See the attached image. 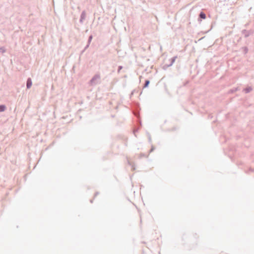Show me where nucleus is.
I'll return each mask as SVG.
<instances>
[{
  "label": "nucleus",
  "mask_w": 254,
  "mask_h": 254,
  "mask_svg": "<svg viewBox=\"0 0 254 254\" xmlns=\"http://www.w3.org/2000/svg\"><path fill=\"white\" fill-rule=\"evenodd\" d=\"M100 76L98 74H96L90 80V85L91 86L96 85L100 83Z\"/></svg>",
  "instance_id": "nucleus-1"
},
{
  "label": "nucleus",
  "mask_w": 254,
  "mask_h": 254,
  "mask_svg": "<svg viewBox=\"0 0 254 254\" xmlns=\"http://www.w3.org/2000/svg\"><path fill=\"white\" fill-rule=\"evenodd\" d=\"M242 33L244 35V36L246 38H247L253 33V32L252 31H248L246 30H242Z\"/></svg>",
  "instance_id": "nucleus-3"
},
{
  "label": "nucleus",
  "mask_w": 254,
  "mask_h": 254,
  "mask_svg": "<svg viewBox=\"0 0 254 254\" xmlns=\"http://www.w3.org/2000/svg\"><path fill=\"white\" fill-rule=\"evenodd\" d=\"M0 52L1 53H4L5 52V49L4 47H0Z\"/></svg>",
  "instance_id": "nucleus-14"
},
{
  "label": "nucleus",
  "mask_w": 254,
  "mask_h": 254,
  "mask_svg": "<svg viewBox=\"0 0 254 254\" xmlns=\"http://www.w3.org/2000/svg\"><path fill=\"white\" fill-rule=\"evenodd\" d=\"M86 17V12L84 10H83L80 15V17L79 19V22L81 23H82L83 21L85 20Z\"/></svg>",
  "instance_id": "nucleus-2"
},
{
  "label": "nucleus",
  "mask_w": 254,
  "mask_h": 254,
  "mask_svg": "<svg viewBox=\"0 0 254 254\" xmlns=\"http://www.w3.org/2000/svg\"><path fill=\"white\" fill-rule=\"evenodd\" d=\"M242 49L244 52L245 54H247L248 52V48L247 47H244L242 48Z\"/></svg>",
  "instance_id": "nucleus-11"
},
{
  "label": "nucleus",
  "mask_w": 254,
  "mask_h": 254,
  "mask_svg": "<svg viewBox=\"0 0 254 254\" xmlns=\"http://www.w3.org/2000/svg\"><path fill=\"white\" fill-rule=\"evenodd\" d=\"M88 43H87V45L85 47L84 49L82 51V53H83L89 46Z\"/></svg>",
  "instance_id": "nucleus-15"
},
{
  "label": "nucleus",
  "mask_w": 254,
  "mask_h": 254,
  "mask_svg": "<svg viewBox=\"0 0 254 254\" xmlns=\"http://www.w3.org/2000/svg\"><path fill=\"white\" fill-rule=\"evenodd\" d=\"M144 154H140V157H143V156H144Z\"/></svg>",
  "instance_id": "nucleus-19"
},
{
  "label": "nucleus",
  "mask_w": 254,
  "mask_h": 254,
  "mask_svg": "<svg viewBox=\"0 0 254 254\" xmlns=\"http://www.w3.org/2000/svg\"><path fill=\"white\" fill-rule=\"evenodd\" d=\"M171 65H169V64H165V65H163V68L164 69V70H166L167 69V68L170 66H171Z\"/></svg>",
  "instance_id": "nucleus-12"
},
{
  "label": "nucleus",
  "mask_w": 254,
  "mask_h": 254,
  "mask_svg": "<svg viewBox=\"0 0 254 254\" xmlns=\"http://www.w3.org/2000/svg\"><path fill=\"white\" fill-rule=\"evenodd\" d=\"M127 163H128V164L129 166H130L131 167V169L132 170H135V164L133 163L130 162L129 160H127Z\"/></svg>",
  "instance_id": "nucleus-7"
},
{
  "label": "nucleus",
  "mask_w": 254,
  "mask_h": 254,
  "mask_svg": "<svg viewBox=\"0 0 254 254\" xmlns=\"http://www.w3.org/2000/svg\"><path fill=\"white\" fill-rule=\"evenodd\" d=\"M252 90H253V88L251 87H250V86L248 87H247L246 88H244L243 89L244 91L246 93H248L250 92L251 91H252Z\"/></svg>",
  "instance_id": "nucleus-6"
},
{
  "label": "nucleus",
  "mask_w": 254,
  "mask_h": 254,
  "mask_svg": "<svg viewBox=\"0 0 254 254\" xmlns=\"http://www.w3.org/2000/svg\"><path fill=\"white\" fill-rule=\"evenodd\" d=\"M206 18V14L203 12L201 11L200 12L199 14V19H204Z\"/></svg>",
  "instance_id": "nucleus-5"
},
{
  "label": "nucleus",
  "mask_w": 254,
  "mask_h": 254,
  "mask_svg": "<svg viewBox=\"0 0 254 254\" xmlns=\"http://www.w3.org/2000/svg\"><path fill=\"white\" fill-rule=\"evenodd\" d=\"M149 141H151V137H150V136H149Z\"/></svg>",
  "instance_id": "nucleus-21"
},
{
  "label": "nucleus",
  "mask_w": 254,
  "mask_h": 254,
  "mask_svg": "<svg viewBox=\"0 0 254 254\" xmlns=\"http://www.w3.org/2000/svg\"><path fill=\"white\" fill-rule=\"evenodd\" d=\"M154 149H155L154 147L153 146H152V147H151V149L150 150V152H151L153 151Z\"/></svg>",
  "instance_id": "nucleus-18"
},
{
  "label": "nucleus",
  "mask_w": 254,
  "mask_h": 254,
  "mask_svg": "<svg viewBox=\"0 0 254 254\" xmlns=\"http://www.w3.org/2000/svg\"><path fill=\"white\" fill-rule=\"evenodd\" d=\"M150 83V81L148 79L146 80L145 81V83L143 86V88H146L148 86L149 84Z\"/></svg>",
  "instance_id": "nucleus-10"
},
{
  "label": "nucleus",
  "mask_w": 254,
  "mask_h": 254,
  "mask_svg": "<svg viewBox=\"0 0 254 254\" xmlns=\"http://www.w3.org/2000/svg\"><path fill=\"white\" fill-rule=\"evenodd\" d=\"M32 84V80L30 78H28L26 81V87L27 89H29Z\"/></svg>",
  "instance_id": "nucleus-4"
},
{
  "label": "nucleus",
  "mask_w": 254,
  "mask_h": 254,
  "mask_svg": "<svg viewBox=\"0 0 254 254\" xmlns=\"http://www.w3.org/2000/svg\"><path fill=\"white\" fill-rule=\"evenodd\" d=\"M92 38H93L92 35H90L89 36L88 42H87V43H88L89 44H90Z\"/></svg>",
  "instance_id": "nucleus-13"
},
{
  "label": "nucleus",
  "mask_w": 254,
  "mask_h": 254,
  "mask_svg": "<svg viewBox=\"0 0 254 254\" xmlns=\"http://www.w3.org/2000/svg\"><path fill=\"white\" fill-rule=\"evenodd\" d=\"M6 109V106L4 105H0V112L4 111Z\"/></svg>",
  "instance_id": "nucleus-9"
},
{
  "label": "nucleus",
  "mask_w": 254,
  "mask_h": 254,
  "mask_svg": "<svg viewBox=\"0 0 254 254\" xmlns=\"http://www.w3.org/2000/svg\"><path fill=\"white\" fill-rule=\"evenodd\" d=\"M123 68V66L120 65L118 66V73L120 72V70Z\"/></svg>",
  "instance_id": "nucleus-16"
},
{
  "label": "nucleus",
  "mask_w": 254,
  "mask_h": 254,
  "mask_svg": "<svg viewBox=\"0 0 254 254\" xmlns=\"http://www.w3.org/2000/svg\"><path fill=\"white\" fill-rule=\"evenodd\" d=\"M98 194V192H96L95 193V196H96Z\"/></svg>",
  "instance_id": "nucleus-20"
},
{
  "label": "nucleus",
  "mask_w": 254,
  "mask_h": 254,
  "mask_svg": "<svg viewBox=\"0 0 254 254\" xmlns=\"http://www.w3.org/2000/svg\"><path fill=\"white\" fill-rule=\"evenodd\" d=\"M90 202H91V203H92V202H93V200H92V199H91V200H90Z\"/></svg>",
  "instance_id": "nucleus-22"
},
{
  "label": "nucleus",
  "mask_w": 254,
  "mask_h": 254,
  "mask_svg": "<svg viewBox=\"0 0 254 254\" xmlns=\"http://www.w3.org/2000/svg\"><path fill=\"white\" fill-rule=\"evenodd\" d=\"M237 88H235V89H232V90H231V92H235V91H237Z\"/></svg>",
  "instance_id": "nucleus-17"
},
{
  "label": "nucleus",
  "mask_w": 254,
  "mask_h": 254,
  "mask_svg": "<svg viewBox=\"0 0 254 254\" xmlns=\"http://www.w3.org/2000/svg\"><path fill=\"white\" fill-rule=\"evenodd\" d=\"M177 59V57H174L170 59V63L169 64V65H172L175 62L176 59Z\"/></svg>",
  "instance_id": "nucleus-8"
}]
</instances>
